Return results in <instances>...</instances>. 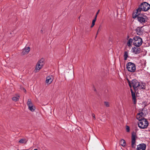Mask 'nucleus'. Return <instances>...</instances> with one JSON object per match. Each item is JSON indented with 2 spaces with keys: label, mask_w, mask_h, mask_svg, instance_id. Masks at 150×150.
<instances>
[{
  "label": "nucleus",
  "mask_w": 150,
  "mask_h": 150,
  "mask_svg": "<svg viewBox=\"0 0 150 150\" xmlns=\"http://www.w3.org/2000/svg\"><path fill=\"white\" fill-rule=\"evenodd\" d=\"M150 8V5L148 3L145 2L141 4L139 8L137 9V13L140 14L141 11H146Z\"/></svg>",
  "instance_id": "1"
},
{
  "label": "nucleus",
  "mask_w": 150,
  "mask_h": 150,
  "mask_svg": "<svg viewBox=\"0 0 150 150\" xmlns=\"http://www.w3.org/2000/svg\"><path fill=\"white\" fill-rule=\"evenodd\" d=\"M128 83L130 88L133 87L135 91L138 90V86L139 85V83L137 80L135 79L133 80L131 82L128 79H127Z\"/></svg>",
  "instance_id": "2"
},
{
  "label": "nucleus",
  "mask_w": 150,
  "mask_h": 150,
  "mask_svg": "<svg viewBox=\"0 0 150 150\" xmlns=\"http://www.w3.org/2000/svg\"><path fill=\"white\" fill-rule=\"evenodd\" d=\"M149 122L146 119L139 120L138 123V127L141 129H145L148 126Z\"/></svg>",
  "instance_id": "3"
},
{
  "label": "nucleus",
  "mask_w": 150,
  "mask_h": 150,
  "mask_svg": "<svg viewBox=\"0 0 150 150\" xmlns=\"http://www.w3.org/2000/svg\"><path fill=\"white\" fill-rule=\"evenodd\" d=\"M126 68L128 71L134 72L136 70L135 65L133 63L129 62L126 64Z\"/></svg>",
  "instance_id": "4"
},
{
  "label": "nucleus",
  "mask_w": 150,
  "mask_h": 150,
  "mask_svg": "<svg viewBox=\"0 0 150 150\" xmlns=\"http://www.w3.org/2000/svg\"><path fill=\"white\" fill-rule=\"evenodd\" d=\"M133 39L134 40L133 44L135 46L138 47L142 45L143 42L142 39L139 36H136Z\"/></svg>",
  "instance_id": "5"
},
{
  "label": "nucleus",
  "mask_w": 150,
  "mask_h": 150,
  "mask_svg": "<svg viewBox=\"0 0 150 150\" xmlns=\"http://www.w3.org/2000/svg\"><path fill=\"white\" fill-rule=\"evenodd\" d=\"M45 60L44 58H42L37 63L36 66L35 71L37 72L41 69L44 64Z\"/></svg>",
  "instance_id": "6"
},
{
  "label": "nucleus",
  "mask_w": 150,
  "mask_h": 150,
  "mask_svg": "<svg viewBox=\"0 0 150 150\" xmlns=\"http://www.w3.org/2000/svg\"><path fill=\"white\" fill-rule=\"evenodd\" d=\"M137 138V136L136 133L135 132H132L131 136V146L133 148H135Z\"/></svg>",
  "instance_id": "7"
},
{
  "label": "nucleus",
  "mask_w": 150,
  "mask_h": 150,
  "mask_svg": "<svg viewBox=\"0 0 150 150\" xmlns=\"http://www.w3.org/2000/svg\"><path fill=\"white\" fill-rule=\"evenodd\" d=\"M137 20L140 23L143 24L147 21L148 18L146 15H143L137 16Z\"/></svg>",
  "instance_id": "8"
},
{
  "label": "nucleus",
  "mask_w": 150,
  "mask_h": 150,
  "mask_svg": "<svg viewBox=\"0 0 150 150\" xmlns=\"http://www.w3.org/2000/svg\"><path fill=\"white\" fill-rule=\"evenodd\" d=\"M146 115V113L144 114L143 113V110H142V112L137 114L136 116L137 119L139 120L143 119H144V117Z\"/></svg>",
  "instance_id": "9"
},
{
  "label": "nucleus",
  "mask_w": 150,
  "mask_h": 150,
  "mask_svg": "<svg viewBox=\"0 0 150 150\" xmlns=\"http://www.w3.org/2000/svg\"><path fill=\"white\" fill-rule=\"evenodd\" d=\"M146 147V145L145 144L142 143L137 146V150H145Z\"/></svg>",
  "instance_id": "10"
},
{
  "label": "nucleus",
  "mask_w": 150,
  "mask_h": 150,
  "mask_svg": "<svg viewBox=\"0 0 150 150\" xmlns=\"http://www.w3.org/2000/svg\"><path fill=\"white\" fill-rule=\"evenodd\" d=\"M137 34L138 35H142L144 32V30L142 29V27H138L136 29Z\"/></svg>",
  "instance_id": "11"
},
{
  "label": "nucleus",
  "mask_w": 150,
  "mask_h": 150,
  "mask_svg": "<svg viewBox=\"0 0 150 150\" xmlns=\"http://www.w3.org/2000/svg\"><path fill=\"white\" fill-rule=\"evenodd\" d=\"M53 80V77L52 76H49L46 77V83L48 84H50Z\"/></svg>",
  "instance_id": "12"
},
{
  "label": "nucleus",
  "mask_w": 150,
  "mask_h": 150,
  "mask_svg": "<svg viewBox=\"0 0 150 150\" xmlns=\"http://www.w3.org/2000/svg\"><path fill=\"white\" fill-rule=\"evenodd\" d=\"M30 49L29 47H25L23 50L22 54L24 55L26 54H28L29 52Z\"/></svg>",
  "instance_id": "13"
},
{
  "label": "nucleus",
  "mask_w": 150,
  "mask_h": 150,
  "mask_svg": "<svg viewBox=\"0 0 150 150\" xmlns=\"http://www.w3.org/2000/svg\"><path fill=\"white\" fill-rule=\"evenodd\" d=\"M133 52L135 54H138L140 52L141 49L139 48L133 47L132 48Z\"/></svg>",
  "instance_id": "14"
},
{
  "label": "nucleus",
  "mask_w": 150,
  "mask_h": 150,
  "mask_svg": "<svg viewBox=\"0 0 150 150\" xmlns=\"http://www.w3.org/2000/svg\"><path fill=\"white\" fill-rule=\"evenodd\" d=\"M138 87H139L138 88V89H144L146 88L145 83L143 82H141V83H139V85Z\"/></svg>",
  "instance_id": "15"
},
{
  "label": "nucleus",
  "mask_w": 150,
  "mask_h": 150,
  "mask_svg": "<svg viewBox=\"0 0 150 150\" xmlns=\"http://www.w3.org/2000/svg\"><path fill=\"white\" fill-rule=\"evenodd\" d=\"M131 91L133 100L134 102V103H135L136 102V98L135 93L133 91L132 89H131Z\"/></svg>",
  "instance_id": "16"
},
{
  "label": "nucleus",
  "mask_w": 150,
  "mask_h": 150,
  "mask_svg": "<svg viewBox=\"0 0 150 150\" xmlns=\"http://www.w3.org/2000/svg\"><path fill=\"white\" fill-rule=\"evenodd\" d=\"M20 96L18 95H16L12 98V100L15 102L18 100Z\"/></svg>",
  "instance_id": "17"
},
{
  "label": "nucleus",
  "mask_w": 150,
  "mask_h": 150,
  "mask_svg": "<svg viewBox=\"0 0 150 150\" xmlns=\"http://www.w3.org/2000/svg\"><path fill=\"white\" fill-rule=\"evenodd\" d=\"M133 41V40L132 38H130L127 42V44L129 47L131 46L132 43Z\"/></svg>",
  "instance_id": "18"
},
{
  "label": "nucleus",
  "mask_w": 150,
  "mask_h": 150,
  "mask_svg": "<svg viewBox=\"0 0 150 150\" xmlns=\"http://www.w3.org/2000/svg\"><path fill=\"white\" fill-rule=\"evenodd\" d=\"M128 56V52L127 51H125L124 52V59L126 60L127 59V58Z\"/></svg>",
  "instance_id": "19"
},
{
  "label": "nucleus",
  "mask_w": 150,
  "mask_h": 150,
  "mask_svg": "<svg viewBox=\"0 0 150 150\" xmlns=\"http://www.w3.org/2000/svg\"><path fill=\"white\" fill-rule=\"evenodd\" d=\"M27 105L28 108H30L31 106H33L32 103L31 102V100L30 99L28 100L27 102Z\"/></svg>",
  "instance_id": "20"
},
{
  "label": "nucleus",
  "mask_w": 150,
  "mask_h": 150,
  "mask_svg": "<svg viewBox=\"0 0 150 150\" xmlns=\"http://www.w3.org/2000/svg\"><path fill=\"white\" fill-rule=\"evenodd\" d=\"M120 143L123 146H124L126 145V142L125 140L123 139H121L120 141Z\"/></svg>",
  "instance_id": "21"
},
{
  "label": "nucleus",
  "mask_w": 150,
  "mask_h": 150,
  "mask_svg": "<svg viewBox=\"0 0 150 150\" xmlns=\"http://www.w3.org/2000/svg\"><path fill=\"white\" fill-rule=\"evenodd\" d=\"M27 142V140L25 139H21L19 141V142L21 144L25 143Z\"/></svg>",
  "instance_id": "22"
},
{
  "label": "nucleus",
  "mask_w": 150,
  "mask_h": 150,
  "mask_svg": "<svg viewBox=\"0 0 150 150\" xmlns=\"http://www.w3.org/2000/svg\"><path fill=\"white\" fill-rule=\"evenodd\" d=\"M96 20V18H95L93 20L92 23V25L91 26V27L92 28L95 25V22Z\"/></svg>",
  "instance_id": "23"
},
{
  "label": "nucleus",
  "mask_w": 150,
  "mask_h": 150,
  "mask_svg": "<svg viewBox=\"0 0 150 150\" xmlns=\"http://www.w3.org/2000/svg\"><path fill=\"white\" fill-rule=\"evenodd\" d=\"M28 108L32 112L34 111L35 109V108L33 106H31L30 108V107Z\"/></svg>",
  "instance_id": "24"
},
{
  "label": "nucleus",
  "mask_w": 150,
  "mask_h": 150,
  "mask_svg": "<svg viewBox=\"0 0 150 150\" xmlns=\"http://www.w3.org/2000/svg\"><path fill=\"white\" fill-rule=\"evenodd\" d=\"M136 14H133L132 15L133 18H136L137 16H138V15H139L140 14H138L137 13V12H136Z\"/></svg>",
  "instance_id": "25"
},
{
  "label": "nucleus",
  "mask_w": 150,
  "mask_h": 150,
  "mask_svg": "<svg viewBox=\"0 0 150 150\" xmlns=\"http://www.w3.org/2000/svg\"><path fill=\"white\" fill-rule=\"evenodd\" d=\"M105 105L106 107H109V103L107 102H104Z\"/></svg>",
  "instance_id": "26"
},
{
  "label": "nucleus",
  "mask_w": 150,
  "mask_h": 150,
  "mask_svg": "<svg viewBox=\"0 0 150 150\" xmlns=\"http://www.w3.org/2000/svg\"><path fill=\"white\" fill-rule=\"evenodd\" d=\"M126 131L127 132H129V131H130L129 127L128 126H126Z\"/></svg>",
  "instance_id": "27"
},
{
  "label": "nucleus",
  "mask_w": 150,
  "mask_h": 150,
  "mask_svg": "<svg viewBox=\"0 0 150 150\" xmlns=\"http://www.w3.org/2000/svg\"><path fill=\"white\" fill-rule=\"evenodd\" d=\"M99 11H100V10H98V11L97 12V13H96V15L95 18H97V15L98 14Z\"/></svg>",
  "instance_id": "28"
},
{
  "label": "nucleus",
  "mask_w": 150,
  "mask_h": 150,
  "mask_svg": "<svg viewBox=\"0 0 150 150\" xmlns=\"http://www.w3.org/2000/svg\"><path fill=\"white\" fill-rule=\"evenodd\" d=\"M92 116H93V119H94L95 120L96 119V118H95V115L94 114H92Z\"/></svg>",
  "instance_id": "29"
},
{
  "label": "nucleus",
  "mask_w": 150,
  "mask_h": 150,
  "mask_svg": "<svg viewBox=\"0 0 150 150\" xmlns=\"http://www.w3.org/2000/svg\"><path fill=\"white\" fill-rule=\"evenodd\" d=\"M34 150H38L37 149H35Z\"/></svg>",
  "instance_id": "30"
},
{
  "label": "nucleus",
  "mask_w": 150,
  "mask_h": 150,
  "mask_svg": "<svg viewBox=\"0 0 150 150\" xmlns=\"http://www.w3.org/2000/svg\"><path fill=\"white\" fill-rule=\"evenodd\" d=\"M100 30V29H99H99H98V31H99V30Z\"/></svg>",
  "instance_id": "31"
},
{
  "label": "nucleus",
  "mask_w": 150,
  "mask_h": 150,
  "mask_svg": "<svg viewBox=\"0 0 150 150\" xmlns=\"http://www.w3.org/2000/svg\"><path fill=\"white\" fill-rule=\"evenodd\" d=\"M24 90L25 91H26L25 90V89H24Z\"/></svg>",
  "instance_id": "32"
}]
</instances>
